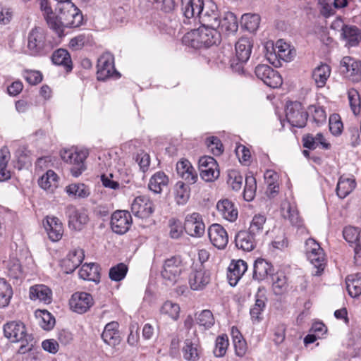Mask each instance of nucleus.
<instances>
[{
    "label": "nucleus",
    "mask_w": 361,
    "mask_h": 361,
    "mask_svg": "<svg viewBox=\"0 0 361 361\" xmlns=\"http://www.w3.org/2000/svg\"><path fill=\"white\" fill-rule=\"evenodd\" d=\"M221 42L220 31L217 28L201 25L192 29L183 37V42L192 48L198 49L216 46Z\"/></svg>",
    "instance_id": "nucleus-1"
},
{
    "label": "nucleus",
    "mask_w": 361,
    "mask_h": 361,
    "mask_svg": "<svg viewBox=\"0 0 361 361\" xmlns=\"http://www.w3.org/2000/svg\"><path fill=\"white\" fill-rule=\"evenodd\" d=\"M54 44L46 31L39 27L32 28L27 35V51L33 56H44L52 51Z\"/></svg>",
    "instance_id": "nucleus-2"
},
{
    "label": "nucleus",
    "mask_w": 361,
    "mask_h": 361,
    "mask_svg": "<svg viewBox=\"0 0 361 361\" xmlns=\"http://www.w3.org/2000/svg\"><path fill=\"white\" fill-rule=\"evenodd\" d=\"M4 334L11 342H21L18 349L19 353H25L32 350L33 344L30 343L33 341V338L31 335L26 334L23 323L16 321L6 323L4 326Z\"/></svg>",
    "instance_id": "nucleus-3"
},
{
    "label": "nucleus",
    "mask_w": 361,
    "mask_h": 361,
    "mask_svg": "<svg viewBox=\"0 0 361 361\" xmlns=\"http://www.w3.org/2000/svg\"><path fill=\"white\" fill-rule=\"evenodd\" d=\"M82 20V12L73 3H68L60 8L59 21L61 26L78 27L81 25Z\"/></svg>",
    "instance_id": "nucleus-4"
},
{
    "label": "nucleus",
    "mask_w": 361,
    "mask_h": 361,
    "mask_svg": "<svg viewBox=\"0 0 361 361\" xmlns=\"http://www.w3.org/2000/svg\"><path fill=\"white\" fill-rule=\"evenodd\" d=\"M183 269L180 257H172L165 260L161 274L168 286L173 285L179 279Z\"/></svg>",
    "instance_id": "nucleus-5"
},
{
    "label": "nucleus",
    "mask_w": 361,
    "mask_h": 361,
    "mask_svg": "<svg viewBox=\"0 0 361 361\" xmlns=\"http://www.w3.org/2000/svg\"><path fill=\"white\" fill-rule=\"evenodd\" d=\"M286 116L292 126L301 128L306 125L308 113L304 110L300 102H290L287 104Z\"/></svg>",
    "instance_id": "nucleus-6"
},
{
    "label": "nucleus",
    "mask_w": 361,
    "mask_h": 361,
    "mask_svg": "<svg viewBox=\"0 0 361 361\" xmlns=\"http://www.w3.org/2000/svg\"><path fill=\"white\" fill-rule=\"evenodd\" d=\"M87 155L86 152H78L71 150H65L61 154L62 159L71 165L70 171L74 177H78L86 169L84 161Z\"/></svg>",
    "instance_id": "nucleus-7"
},
{
    "label": "nucleus",
    "mask_w": 361,
    "mask_h": 361,
    "mask_svg": "<svg viewBox=\"0 0 361 361\" xmlns=\"http://www.w3.org/2000/svg\"><path fill=\"white\" fill-rule=\"evenodd\" d=\"M197 16L198 20L197 23H198L201 25L212 28L219 27L220 23H218L219 18L218 8L216 4L211 0L205 1L202 11Z\"/></svg>",
    "instance_id": "nucleus-8"
},
{
    "label": "nucleus",
    "mask_w": 361,
    "mask_h": 361,
    "mask_svg": "<svg viewBox=\"0 0 361 361\" xmlns=\"http://www.w3.org/2000/svg\"><path fill=\"white\" fill-rule=\"evenodd\" d=\"M97 77L98 80H105L110 77L118 78L121 75L114 67V58L109 54L102 55L97 61Z\"/></svg>",
    "instance_id": "nucleus-9"
},
{
    "label": "nucleus",
    "mask_w": 361,
    "mask_h": 361,
    "mask_svg": "<svg viewBox=\"0 0 361 361\" xmlns=\"http://www.w3.org/2000/svg\"><path fill=\"white\" fill-rule=\"evenodd\" d=\"M206 0H181V11L185 24H196L197 18L202 11Z\"/></svg>",
    "instance_id": "nucleus-10"
},
{
    "label": "nucleus",
    "mask_w": 361,
    "mask_h": 361,
    "mask_svg": "<svg viewBox=\"0 0 361 361\" xmlns=\"http://www.w3.org/2000/svg\"><path fill=\"white\" fill-rule=\"evenodd\" d=\"M132 223L131 214L126 210H116L111 216V228L116 234L123 235L127 233Z\"/></svg>",
    "instance_id": "nucleus-11"
},
{
    "label": "nucleus",
    "mask_w": 361,
    "mask_h": 361,
    "mask_svg": "<svg viewBox=\"0 0 361 361\" xmlns=\"http://www.w3.org/2000/svg\"><path fill=\"white\" fill-rule=\"evenodd\" d=\"M255 73L257 78L271 88H277L283 82L280 74L269 65L259 64L255 67Z\"/></svg>",
    "instance_id": "nucleus-12"
},
{
    "label": "nucleus",
    "mask_w": 361,
    "mask_h": 361,
    "mask_svg": "<svg viewBox=\"0 0 361 361\" xmlns=\"http://www.w3.org/2000/svg\"><path fill=\"white\" fill-rule=\"evenodd\" d=\"M199 169L201 178L206 182H212L219 176L217 161L210 156H203L200 158Z\"/></svg>",
    "instance_id": "nucleus-13"
},
{
    "label": "nucleus",
    "mask_w": 361,
    "mask_h": 361,
    "mask_svg": "<svg viewBox=\"0 0 361 361\" xmlns=\"http://www.w3.org/2000/svg\"><path fill=\"white\" fill-rule=\"evenodd\" d=\"M183 228L187 234L192 237L200 238L205 231V225L202 215L197 212L185 216Z\"/></svg>",
    "instance_id": "nucleus-14"
},
{
    "label": "nucleus",
    "mask_w": 361,
    "mask_h": 361,
    "mask_svg": "<svg viewBox=\"0 0 361 361\" xmlns=\"http://www.w3.org/2000/svg\"><path fill=\"white\" fill-rule=\"evenodd\" d=\"M255 304L250 310V314L252 322L255 323H259L262 321V312L267 307L268 301L266 295V288L264 286H259L257 292L255 295Z\"/></svg>",
    "instance_id": "nucleus-15"
},
{
    "label": "nucleus",
    "mask_w": 361,
    "mask_h": 361,
    "mask_svg": "<svg viewBox=\"0 0 361 361\" xmlns=\"http://www.w3.org/2000/svg\"><path fill=\"white\" fill-rule=\"evenodd\" d=\"M65 214L68 218V227L74 231H81L89 220L84 211L78 209L72 204L66 207Z\"/></svg>",
    "instance_id": "nucleus-16"
},
{
    "label": "nucleus",
    "mask_w": 361,
    "mask_h": 361,
    "mask_svg": "<svg viewBox=\"0 0 361 361\" xmlns=\"http://www.w3.org/2000/svg\"><path fill=\"white\" fill-rule=\"evenodd\" d=\"M154 211V204L146 195L135 197L131 204V212L137 217H149Z\"/></svg>",
    "instance_id": "nucleus-17"
},
{
    "label": "nucleus",
    "mask_w": 361,
    "mask_h": 361,
    "mask_svg": "<svg viewBox=\"0 0 361 361\" xmlns=\"http://www.w3.org/2000/svg\"><path fill=\"white\" fill-rule=\"evenodd\" d=\"M93 303L92 296L86 292L73 293L69 301L71 309L78 314L86 312Z\"/></svg>",
    "instance_id": "nucleus-18"
},
{
    "label": "nucleus",
    "mask_w": 361,
    "mask_h": 361,
    "mask_svg": "<svg viewBox=\"0 0 361 361\" xmlns=\"http://www.w3.org/2000/svg\"><path fill=\"white\" fill-rule=\"evenodd\" d=\"M340 70L345 77L353 81L361 78V64L350 56H344L341 61Z\"/></svg>",
    "instance_id": "nucleus-19"
},
{
    "label": "nucleus",
    "mask_w": 361,
    "mask_h": 361,
    "mask_svg": "<svg viewBox=\"0 0 361 361\" xmlns=\"http://www.w3.org/2000/svg\"><path fill=\"white\" fill-rule=\"evenodd\" d=\"M210 242L218 249H224L228 243V236L224 228L218 224L211 225L208 228Z\"/></svg>",
    "instance_id": "nucleus-20"
},
{
    "label": "nucleus",
    "mask_w": 361,
    "mask_h": 361,
    "mask_svg": "<svg viewBox=\"0 0 361 361\" xmlns=\"http://www.w3.org/2000/svg\"><path fill=\"white\" fill-rule=\"evenodd\" d=\"M247 270V264L243 259L232 260L227 273L229 284L234 287Z\"/></svg>",
    "instance_id": "nucleus-21"
},
{
    "label": "nucleus",
    "mask_w": 361,
    "mask_h": 361,
    "mask_svg": "<svg viewBox=\"0 0 361 361\" xmlns=\"http://www.w3.org/2000/svg\"><path fill=\"white\" fill-rule=\"evenodd\" d=\"M341 36V39L346 42L345 46L357 47L361 41V30L355 25L343 24Z\"/></svg>",
    "instance_id": "nucleus-22"
},
{
    "label": "nucleus",
    "mask_w": 361,
    "mask_h": 361,
    "mask_svg": "<svg viewBox=\"0 0 361 361\" xmlns=\"http://www.w3.org/2000/svg\"><path fill=\"white\" fill-rule=\"evenodd\" d=\"M210 281V274L202 267L192 271L189 277L190 288L194 290H202Z\"/></svg>",
    "instance_id": "nucleus-23"
},
{
    "label": "nucleus",
    "mask_w": 361,
    "mask_h": 361,
    "mask_svg": "<svg viewBox=\"0 0 361 361\" xmlns=\"http://www.w3.org/2000/svg\"><path fill=\"white\" fill-rule=\"evenodd\" d=\"M259 240L247 231H240L235 235V243L238 248L244 251H251L255 248Z\"/></svg>",
    "instance_id": "nucleus-24"
},
{
    "label": "nucleus",
    "mask_w": 361,
    "mask_h": 361,
    "mask_svg": "<svg viewBox=\"0 0 361 361\" xmlns=\"http://www.w3.org/2000/svg\"><path fill=\"white\" fill-rule=\"evenodd\" d=\"M118 328V323L116 322H111L106 324L102 334V338L105 343L112 347L120 344L121 338Z\"/></svg>",
    "instance_id": "nucleus-25"
},
{
    "label": "nucleus",
    "mask_w": 361,
    "mask_h": 361,
    "mask_svg": "<svg viewBox=\"0 0 361 361\" xmlns=\"http://www.w3.org/2000/svg\"><path fill=\"white\" fill-rule=\"evenodd\" d=\"M274 269L272 264L263 258H257L253 265V279L262 281L268 276L274 274Z\"/></svg>",
    "instance_id": "nucleus-26"
},
{
    "label": "nucleus",
    "mask_w": 361,
    "mask_h": 361,
    "mask_svg": "<svg viewBox=\"0 0 361 361\" xmlns=\"http://www.w3.org/2000/svg\"><path fill=\"white\" fill-rule=\"evenodd\" d=\"M176 171L188 183L193 184L197 180V174L190 162L187 159H182L176 164Z\"/></svg>",
    "instance_id": "nucleus-27"
},
{
    "label": "nucleus",
    "mask_w": 361,
    "mask_h": 361,
    "mask_svg": "<svg viewBox=\"0 0 361 361\" xmlns=\"http://www.w3.org/2000/svg\"><path fill=\"white\" fill-rule=\"evenodd\" d=\"M236 58L240 63H246L251 55L252 42L247 37H241L235 43Z\"/></svg>",
    "instance_id": "nucleus-28"
},
{
    "label": "nucleus",
    "mask_w": 361,
    "mask_h": 361,
    "mask_svg": "<svg viewBox=\"0 0 361 361\" xmlns=\"http://www.w3.org/2000/svg\"><path fill=\"white\" fill-rule=\"evenodd\" d=\"M51 61L56 66H61L67 73L73 69V63L69 52L65 49H58L51 55Z\"/></svg>",
    "instance_id": "nucleus-29"
},
{
    "label": "nucleus",
    "mask_w": 361,
    "mask_h": 361,
    "mask_svg": "<svg viewBox=\"0 0 361 361\" xmlns=\"http://www.w3.org/2000/svg\"><path fill=\"white\" fill-rule=\"evenodd\" d=\"M80 279L99 283L100 282V267L97 264H85L79 270Z\"/></svg>",
    "instance_id": "nucleus-30"
},
{
    "label": "nucleus",
    "mask_w": 361,
    "mask_h": 361,
    "mask_svg": "<svg viewBox=\"0 0 361 361\" xmlns=\"http://www.w3.org/2000/svg\"><path fill=\"white\" fill-rule=\"evenodd\" d=\"M216 209L225 219L231 222L235 221L238 217L237 209L235 208L233 203L228 199L219 200L216 204Z\"/></svg>",
    "instance_id": "nucleus-31"
},
{
    "label": "nucleus",
    "mask_w": 361,
    "mask_h": 361,
    "mask_svg": "<svg viewBox=\"0 0 361 361\" xmlns=\"http://www.w3.org/2000/svg\"><path fill=\"white\" fill-rule=\"evenodd\" d=\"M218 23H220L217 30L221 32L234 33L237 32L238 24L236 16L231 12L225 13L224 18L219 17Z\"/></svg>",
    "instance_id": "nucleus-32"
},
{
    "label": "nucleus",
    "mask_w": 361,
    "mask_h": 361,
    "mask_svg": "<svg viewBox=\"0 0 361 361\" xmlns=\"http://www.w3.org/2000/svg\"><path fill=\"white\" fill-rule=\"evenodd\" d=\"M30 298L32 300H39L44 303H50L51 290L44 285H35L30 288Z\"/></svg>",
    "instance_id": "nucleus-33"
},
{
    "label": "nucleus",
    "mask_w": 361,
    "mask_h": 361,
    "mask_svg": "<svg viewBox=\"0 0 361 361\" xmlns=\"http://www.w3.org/2000/svg\"><path fill=\"white\" fill-rule=\"evenodd\" d=\"M345 283L351 298H355L361 295V273L348 275L345 279Z\"/></svg>",
    "instance_id": "nucleus-34"
},
{
    "label": "nucleus",
    "mask_w": 361,
    "mask_h": 361,
    "mask_svg": "<svg viewBox=\"0 0 361 361\" xmlns=\"http://www.w3.org/2000/svg\"><path fill=\"white\" fill-rule=\"evenodd\" d=\"M356 187L355 180L341 176L336 186V194L341 199L347 197Z\"/></svg>",
    "instance_id": "nucleus-35"
},
{
    "label": "nucleus",
    "mask_w": 361,
    "mask_h": 361,
    "mask_svg": "<svg viewBox=\"0 0 361 361\" xmlns=\"http://www.w3.org/2000/svg\"><path fill=\"white\" fill-rule=\"evenodd\" d=\"M169 183V178L163 171L155 173L149 179L148 188L156 194L161 192L163 187Z\"/></svg>",
    "instance_id": "nucleus-36"
},
{
    "label": "nucleus",
    "mask_w": 361,
    "mask_h": 361,
    "mask_svg": "<svg viewBox=\"0 0 361 361\" xmlns=\"http://www.w3.org/2000/svg\"><path fill=\"white\" fill-rule=\"evenodd\" d=\"M330 74V66L326 63H321L314 69L312 72V78L318 87H322L325 85Z\"/></svg>",
    "instance_id": "nucleus-37"
},
{
    "label": "nucleus",
    "mask_w": 361,
    "mask_h": 361,
    "mask_svg": "<svg viewBox=\"0 0 361 361\" xmlns=\"http://www.w3.org/2000/svg\"><path fill=\"white\" fill-rule=\"evenodd\" d=\"M13 295V289L10 283L0 278V307H7Z\"/></svg>",
    "instance_id": "nucleus-38"
},
{
    "label": "nucleus",
    "mask_w": 361,
    "mask_h": 361,
    "mask_svg": "<svg viewBox=\"0 0 361 361\" xmlns=\"http://www.w3.org/2000/svg\"><path fill=\"white\" fill-rule=\"evenodd\" d=\"M272 290L276 295H281L288 288L287 279L283 274H276L271 276Z\"/></svg>",
    "instance_id": "nucleus-39"
},
{
    "label": "nucleus",
    "mask_w": 361,
    "mask_h": 361,
    "mask_svg": "<svg viewBox=\"0 0 361 361\" xmlns=\"http://www.w3.org/2000/svg\"><path fill=\"white\" fill-rule=\"evenodd\" d=\"M266 222V217L264 215H255L250 222L248 232L251 233L254 236L261 238L262 236L264 225Z\"/></svg>",
    "instance_id": "nucleus-40"
},
{
    "label": "nucleus",
    "mask_w": 361,
    "mask_h": 361,
    "mask_svg": "<svg viewBox=\"0 0 361 361\" xmlns=\"http://www.w3.org/2000/svg\"><path fill=\"white\" fill-rule=\"evenodd\" d=\"M175 193L177 203L185 204L190 197V187L182 181H178L175 185Z\"/></svg>",
    "instance_id": "nucleus-41"
},
{
    "label": "nucleus",
    "mask_w": 361,
    "mask_h": 361,
    "mask_svg": "<svg viewBox=\"0 0 361 361\" xmlns=\"http://www.w3.org/2000/svg\"><path fill=\"white\" fill-rule=\"evenodd\" d=\"M242 24L249 32H253L258 28L260 23V16L256 13H245L241 18Z\"/></svg>",
    "instance_id": "nucleus-42"
},
{
    "label": "nucleus",
    "mask_w": 361,
    "mask_h": 361,
    "mask_svg": "<svg viewBox=\"0 0 361 361\" xmlns=\"http://www.w3.org/2000/svg\"><path fill=\"white\" fill-rule=\"evenodd\" d=\"M195 321L200 326L204 329L211 328L214 324V317L212 312L209 310H204L195 314Z\"/></svg>",
    "instance_id": "nucleus-43"
},
{
    "label": "nucleus",
    "mask_w": 361,
    "mask_h": 361,
    "mask_svg": "<svg viewBox=\"0 0 361 361\" xmlns=\"http://www.w3.org/2000/svg\"><path fill=\"white\" fill-rule=\"evenodd\" d=\"M307 257L310 263L317 269L314 275L320 276L324 269V255L323 252L308 253Z\"/></svg>",
    "instance_id": "nucleus-44"
},
{
    "label": "nucleus",
    "mask_w": 361,
    "mask_h": 361,
    "mask_svg": "<svg viewBox=\"0 0 361 361\" xmlns=\"http://www.w3.org/2000/svg\"><path fill=\"white\" fill-rule=\"evenodd\" d=\"M361 230L353 226H346L343 228V235L344 239L353 246L360 243Z\"/></svg>",
    "instance_id": "nucleus-45"
},
{
    "label": "nucleus",
    "mask_w": 361,
    "mask_h": 361,
    "mask_svg": "<svg viewBox=\"0 0 361 361\" xmlns=\"http://www.w3.org/2000/svg\"><path fill=\"white\" fill-rule=\"evenodd\" d=\"M229 345L228 338L226 334L219 335L215 341V347L213 353L216 357H222L225 355Z\"/></svg>",
    "instance_id": "nucleus-46"
},
{
    "label": "nucleus",
    "mask_w": 361,
    "mask_h": 361,
    "mask_svg": "<svg viewBox=\"0 0 361 361\" xmlns=\"http://www.w3.org/2000/svg\"><path fill=\"white\" fill-rule=\"evenodd\" d=\"M257 183L256 179L252 176L245 178V185L243 190V198L245 201H252L256 193Z\"/></svg>",
    "instance_id": "nucleus-47"
},
{
    "label": "nucleus",
    "mask_w": 361,
    "mask_h": 361,
    "mask_svg": "<svg viewBox=\"0 0 361 361\" xmlns=\"http://www.w3.org/2000/svg\"><path fill=\"white\" fill-rule=\"evenodd\" d=\"M36 317L41 318L40 325L44 330H51L55 325L54 317L47 310H38L36 312Z\"/></svg>",
    "instance_id": "nucleus-48"
},
{
    "label": "nucleus",
    "mask_w": 361,
    "mask_h": 361,
    "mask_svg": "<svg viewBox=\"0 0 361 361\" xmlns=\"http://www.w3.org/2000/svg\"><path fill=\"white\" fill-rule=\"evenodd\" d=\"M160 312L169 316L173 320H177L179 317L180 307L177 303L166 301L161 307Z\"/></svg>",
    "instance_id": "nucleus-49"
},
{
    "label": "nucleus",
    "mask_w": 361,
    "mask_h": 361,
    "mask_svg": "<svg viewBox=\"0 0 361 361\" xmlns=\"http://www.w3.org/2000/svg\"><path fill=\"white\" fill-rule=\"evenodd\" d=\"M128 270L127 265L124 263H118L109 269V278L114 281H121L126 277Z\"/></svg>",
    "instance_id": "nucleus-50"
},
{
    "label": "nucleus",
    "mask_w": 361,
    "mask_h": 361,
    "mask_svg": "<svg viewBox=\"0 0 361 361\" xmlns=\"http://www.w3.org/2000/svg\"><path fill=\"white\" fill-rule=\"evenodd\" d=\"M66 191L69 195L80 198L87 197L90 195L88 188L82 183L71 184L66 188Z\"/></svg>",
    "instance_id": "nucleus-51"
},
{
    "label": "nucleus",
    "mask_w": 361,
    "mask_h": 361,
    "mask_svg": "<svg viewBox=\"0 0 361 361\" xmlns=\"http://www.w3.org/2000/svg\"><path fill=\"white\" fill-rule=\"evenodd\" d=\"M58 180V176L52 170H48L38 180L39 185L44 189L48 190L55 185Z\"/></svg>",
    "instance_id": "nucleus-52"
},
{
    "label": "nucleus",
    "mask_w": 361,
    "mask_h": 361,
    "mask_svg": "<svg viewBox=\"0 0 361 361\" xmlns=\"http://www.w3.org/2000/svg\"><path fill=\"white\" fill-rule=\"evenodd\" d=\"M183 355L185 359L195 361L198 357L197 347L192 343L191 340L186 339L183 347Z\"/></svg>",
    "instance_id": "nucleus-53"
},
{
    "label": "nucleus",
    "mask_w": 361,
    "mask_h": 361,
    "mask_svg": "<svg viewBox=\"0 0 361 361\" xmlns=\"http://www.w3.org/2000/svg\"><path fill=\"white\" fill-rule=\"evenodd\" d=\"M283 216L285 219H288L293 226L299 227L302 225L298 211L290 204H287L286 211L283 213Z\"/></svg>",
    "instance_id": "nucleus-54"
},
{
    "label": "nucleus",
    "mask_w": 361,
    "mask_h": 361,
    "mask_svg": "<svg viewBox=\"0 0 361 361\" xmlns=\"http://www.w3.org/2000/svg\"><path fill=\"white\" fill-rule=\"evenodd\" d=\"M207 147L215 156L221 155L224 151L223 145L217 137H209L206 140Z\"/></svg>",
    "instance_id": "nucleus-55"
},
{
    "label": "nucleus",
    "mask_w": 361,
    "mask_h": 361,
    "mask_svg": "<svg viewBox=\"0 0 361 361\" xmlns=\"http://www.w3.org/2000/svg\"><path fill=\"white\" fill-rule=\"evenodd\" d=\"M169 227V235L171 238L178 239L182 235L184 228L179 220L175 219H170Z\"/></svg>",
    "instance_id": "nucleus-56"
},
{
    "label": "nucleus",
    "mask_w": 361,
    "mask_h": 361,
    "mask_svg": "<svg viewBox=\"0 0 361 361\" xmlns=\"http://www.w3.org/2000/svg\"><path fill=\"white\" fill-rule=\"evenodd\" d=\"M243 176L237 171H232L228 174L227 183L233 190L238 191L243 184Z\"/></svg>",
    "instance_id": "nucleus-57"
},
{
    "label": "nucleus",
    "mask_w": 361,
    "mask_h": 361,
    "mask_svg": "<svg viewBox=\"0 0 361 361\" xmlns=\"http://www.w3.org/2000/svg\"><path fill=\"white\" fill-rule=\"evenodd\" d=\"M309 110L312 112L313 120L317 124L319 125L326 121V115L322 107L312 105L309 107Z\"/></svg>",
    "instance_id": "nucleus-58"
},
{
    "label": "nucleus",
    "mask_w": 361,
    "mask_h": 361,
    "mask_svg": "<svg viewBox=\"0 0 361 361\" xmlns=\"http://www.w3.org/2000/svg\"><path fill=\"white\" fill-rule=\"evenodd\" d=\"M348 99L350 108L354 114H357L360 111V102L358 92L352 90L348 92Z\"/></svg>",
    "instance_id": "nucleus-59"
},
{
    "label": "nucleus",
    "mask_w": 361,
    "mask_h": 361,
    "mask_svg": "<svg viewBox=\"0 0 361 361\" xmlns=\"http://www.w3.org/2000/svg\"><path fill=\"white\" fill-rule=\"evenodd\" d=\"M136 161L137 162L140 170L142 172H145L148 170L150 164V157L147 153L142 152L137 154Z\"/></svg>",
    "instance_id": "nucleus-60"
},
{
    "label": "nucleus",
    "mask_w": 361,
    "mask_h": 361,
    "mask_svg": "<svg viewBox=\"0 0 361 361\" xmlns=\"http://www.w3.org/2000/svg\"><path fill=\"white\" fill-rule=\"evenodd\" d=\"M24 78L29 84L35 85L42 80V74L38 71H29L25 72Z\"/></svg>",
    "instance_id": "nucleus-61"
},
{
    "label": "nucleus",
    "mask_w": 361,
    "mask_h": 361,
    "mask_svg": "<svg viewBox=\"0 0 361 361\" xmlns=\"http://www.w3.org/2000/svg\"><path fill=\"white\" fill-rule=\"evenodd\" d=\"M84 257L85 255L83 250L78 249L70 252L66 257L71 261V263H73L79 267L82 262Z\"/></svg>",
    "instance_id": "nucleus-62"
},
{
    "label": "nucleus",
    "mask_w": 361,
    "mask_h": 361,
    "mask_svg": "<svg viewBox=\"0 0 361 361\" xmlns=\"http://www.w3.org/2000/svg\"><path fill=\"white\" fill-rule=\"evenodd\" d=\"M113 175L110 173L109 176L102 174L101 176V181L102 185L106 188L112 190H117L120 187V184L118 181L112 179Z\"/></svg>",
    "instance_id": "nucleus-63"
},
{
    "label": "nucleus",
    "mask_w": 361,
    "mask_h": 361,
    "mask_svg": "<svg viewBox=\"0 0 361 361\" xmlns=\"http://www.w3.org/2000/svg\"><path fill=\"white\" fill-rule=\"evenodd\" d=\"M49 239L51 241L56 242L59 240L63 235V226H55V228H46Z\"/></svg>",
    "instance_id": "nucleus-64"
}]
</instances>
